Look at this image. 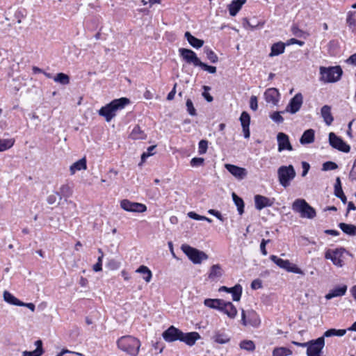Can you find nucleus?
<instances>
[{"label":"nucleus","instance_id":"f257e3e1","mask_svg":"<svg viewBox=\"0 0 356 356\" xmlns=\"http://www.w3.org/2000/svg\"><path fill=\"white\" fill-rule=\"evenodd\" d=\"M131 103V100L127 97H120L114 99L108 104L103 106L98 110L99 115L104 118L107 122H109L116 116V113L124 108Z\"/></svg>","mask_w":356,"mask_h":356},{"label":"nucleus","instance_id":"f03ea898","mask_svg":"<svg viewBox=\"0 0 356 356\" xmlns=\"http://www.w3.org/2000/svg\"><path fill=\"white\" fill-rule=\"evenodd\" d=\"M118 348L130 356H137L141 346L140 341L132 336L125 335L117 340Z\"/></svg>","mask_w":356,"mask_h":356},{"label":"nucleus","instance_id":"7ed1b4c3","mask_svg":"<svg viewBox=\"0 0 356 356\" xmlns=\"http://www.w3.org/2000/svg\"><path fill=\"white\" fill-rule=\"evenodd\" d=\"M319 73L321 81L324 83H336L341 79L343 70L340 65L321 66Z\"/></svg>","mask_w":356,"mask_h":356},{"label":"nucleus","instance_id":"20e7f679","mask_svg":"<svg viewBox=\"0 0 356 356\" xmlns=\"http://www.w3.org/2000/svg\"><path fill=\"white\" fill-rule=\"evenodd\" d=\"M296 172L293 165H281L277 169V177L280 184L284 188L290 186L291 181L296 177Z\"/></svg>","mask_w":356,"mask_h":356},{"label":"nucleus","instance_id":"39448f33","mask_svg":"<svg viewBox=\"0 0 356 356\" xmlns=\"http://www.w3.org/2000/svg\"><path fill=\"white\" fill-rule=\"evenodd\" d=\"M292 209L299 213L302 218L313 219L316 216L315 209L304 199H296L292 204Z\"/></svg>","mask_w":356,"mask_h":356},{"label":"nucleus","instance_id":"423d86ee","mask_svg":"<svg viewBox=\"0 0 356 356\" xmlns=\"http://www.w3.org/2000/svg\"><path fill=\"white\" fill-rule=\"evenodd\" d=\"M183 252L195 264H201L203 260L208 259V255L197 248L187 244H183L181 247Z\"/></svg>","mask_w":356,"mask_h":356},{"label":"nucleus","instance_id":"0eeeda50","mask_svg":"<svg viewBox=\"0 0 356 356\" xmlns=\"http://www.w3.org/2000/svg\"><path fill=\"white\" fill-rule=\"evenodd\" d=\"M241 323L244 326L258 327L261 324L259 314L253 309L241 310Z\"/></svg>","mask_w":356,"mask_h":356},{"label":"nucleus","instance_id":"6e6552de","mask_svg":"<svg viewBox=\"0 0 356 356\" xmlns=\"http://www.w3.org/2000/svg\"><path fill=\"white\" fill-rule=\"evenodd\" d=\"M345 252L346 249L342 247L334 250L327 249L325 252V258L331 260L336 266L342 267L344 263L341 258Z\"/></svg>","mask_w":356,"mask_h":356},{"label":"nucleus","instance_id":"1a4fd4ad","mask_svg":"<svg viewBox=\"0 0 356 356\" xmlns=\"http://www.w3.org/2000/svg\"><path fill=\"white\" fill-rule=\"evenodd\" d=\"M180 58L188 64H192L194 67H198L201 60L197 54L191 49L179 48L178 50Z\"/></svg>","mask_w":356,"mask_h":356},{"label":"nucleus","instance_id":"9d476101","mask_svg":"<svg viewBox=\"0 0 356 356\" xmlns=\"http://www.w3.org/2000/svg\"><path fill=\"white\" fill-rule=\"evenodd\" d=\"M329 143L332 147L340 152L348 153L350 151V146L334 132L329 134Z\"/></svg>","mask_w":356,"mask_h":356},{"label":"nucleus","instance_id":"9b49d317","mask_svg":"<svg viewBox=\"0 0 356 356\" xmlns=\"http://www.w3.org/2000/svg\"><path fill=\"white\" fill-rule=\"evenodd\" d=\"M121 208L128 212L143 213L147 211V206L143 203L131 202L127 199L120 201Z\"/></svg>","mask_w":356,"mask_h":356},{"label":"nucleus","instance_id":"f8f14e48","mask_svg":"<svg viewBox=\"0 0 356 356\" xmlns=\"http://www.w3.org/2000/svg\"><path fill=\"white\" fill-rule=\"evenodd\" d=\"M303 103V97L300 92L296 94L287 104L285 111L291 114H295L299 111Z\"/></svg>","mask_w":356,"mask_h":356},{"label":"nucleus","instance_id":"ddd939ff","mask_svg":"<svg viewBox=\"0 0 356 356\" xmlns=\"http://www.w3.org/2000/svg\"><path fill=\"white\" fill-rule=\"evenodd\" d=\"M182 331L174 325H170L162 333L163 339L167 342L180 341Z\"/></svg>","mask_w":356,"mask_h":356},{"label":"nucleus","instance_id":"4468645a","mask_svg":"<svg viewBox=\"0 0 356 356\" xmlns=\"http://www.w3.org/2000/svg\"><path fill=\"white\" fill-rule=\"evenodd\" d=\"M277 140L278 145L277 150L279 152H282L284 150L292 151L293 149L289 140V136L286 134L279 132L277 134Z\"/></svg>","mask_w":356,"mask_h":356},{"label":"nucleus","instance_id":"2eb2a0df","mask_svg":"<svg viewBox=\"0 0 356 356\" xmlns=\"http://www.w3.org/2000/svg\"><path fill=\"white\" fill-rule=\"evenodd\" d=\"M225 169L238 180H243L248 175V171L245 168H242L234 164H225Z\"/></svg>","mask_w":356,"mask_h":356},{"label":"nucleus","instance_id":"dca6fc26","mask_svg":"<svg viewBox=\"0 0 356 356\" xmlns=\"http://www.w3.org/2000/svg\"><path fill=\"white\" fill-rule=\"evenodd\" d=\"M254 207L258 211L268 207H271L274 203V198L270 199L262 195H255L254 197Z\"/></svg>","mask_w":356,"mask_h":356},{"label":"nucleus","instance_id":"f3484780","mask_svg":"<svg viewBox=\"0 0 356 356\" xmlns=\"http://www.w3.org/2000/svg\"><path fill=\"white\" fill-rule=\"evenodd\" d=\"M264 96L267 103L277 105L280 101V93L278 89L275 88H270L266 90Z\"/></svg>","mask_w":356,"mask_h":356},{"label":"nucleus","instance_id":"a211bd4d","mask_svg":"<svg viewBox=\"0 0 356 356\" xmlns=\"http://www.w3.org/2000/svg\"><path fill=\"white\" fill-rule=\"evenodd\" d=\"M239 120L242 127L243 136L248 139L250 137V115L247 111H243L240 115Z\"/></svg>","mask_w":356,"mask_h":356},{"label":"nucleus","instance_id":"6ab92c4d","mask_svg":"<svg viewBox=\"0 0 356 356\" xmlns=\"http://www.w3.org/2000/svg\"><path fill=\"white\" fill-rule=\"evenodd\" d=\"M348 286L346 284H340L335 286L325 294V298L327 300L334 298L341 297L346 293Z\"/></svg>","mask_w":356,"mask_h":356},{"label":"nucleus","instance_id":"aec40b11","mask_svg":"<svg viewBox=\"0 0 356 356\" xmlns=\"http://www.w3.org/2000/svg\"><path fill=\"white\" fill-rule=\"evenodd\" d=\"M200 339V335L197 332H190L186 333L182 332L179 341L184 342L189 346H193V345H195V342Z\"/></svg>","mask_w":356,"mask_h":356},{"label":"nucleus","instance_id":"412c9836","mask_svg":"<svg viewBox=\"0 0 356 356\" xmlns=\"http://www.w3.org/2000/svg\"><path fill=\"white\" fill-rule=\"evenodd\" d=\"M225 301L218 298H206L204 300V305L211 309H216L219 312L224 310Z\"/></svg>","mask_w":356,"mask_h":356},{"label":"nucleus","instance_id":"4be33fe9","mask_svg":"<svg viewBox=\"0 0 356 356\" xmlns=\"http://www.w3.org/2000/svg\"><path fill=\"white\" fill-rule=\"evenodd\" d=\"M286 47V42L282 41L273 43L270 47V52L268 55L269 57L277 56L282 54L285 51Z\"/></svg>","mask_w":356,"mask_h":356},{"label":"nucleus","instance_id":"5701e85b","mask_svg":"<svg viewBox=\"0 0 356 356\" xmlns=\"http://www.w3.org/2000/svg\"><path fill=\"white\" fill-rule=\"evenodd\" d=\"M184 38L187 40L188 42L195 49H200L204 45V40L199 39L193 35L191 32L186 31L184 33Z\"/></svg>","mask_w":356,"mask_h":356},{"label":"nucleus","instance_id":"b1692460","mask_svg":"<svg viewBox=\"0 0 356 356\" xmlns=\"http://www.w3.org/2000/svg\"><path fill=\"white\" fill-rule=\"evenodd\" d=\"M246 1L247 0H232L228 6L229 15L232 17L236 16L241 9L243 5L245 3Z\"/></svg>","mask_w":356,"mask_h":356},{"label":"nucleus","instance_id":"393cba45","mask_svg":"<svg viewBox=\"0 0 356 356\" xmlns=\"http://www.w3.org/2000/svg\"><path fill=\"white\" fill-rule=\"evenodd\" d=\"M315 139V131L312 129L305 130L300 138V143L302 145L311 144Z\"/></svg>","mask_w":356,"mask_h":356},{"label":"nucleus","instance_id":"a878e982","mask_svg":"<svg viewBox=\"0 0 356 356\" xmlns=\"http://www.w3.org/2000/svg\"><path fill=\"white\" fill-rule=\"evenodd\" d=\"M86 169H87V160L85 156L80 159L77 161L74 162L70 167V174L72 175H74L76 173V172H77V171H80L81 170H86Z\"/></svg>","mask_w":356,"mask_h":356},{"label":"nucleus","instance_id":"bb28decb","mask_svg":"<svg viewBox=\"0 0 356 356\" xmlns=\"http://www.w3.org/2000/svg\"><path fill=\"white\" fill-rule=\"evenodd\" d=\"M338 227L341 230L348 236H356V225L353 224H348L346 222H340Z\"/></svg>","mask_w":356,"mask_h":356},{"label":"nucleus","instance_id":"cd10ccee","mask_svg":"<svg viewBox=\"0 0 356 356\" xmlns=\"http://www.w3.org/2000/svg\"><path fill=\"white\" fill-rule=\"evenodd\" d=\"M129 138L132 140H145L147 134L141 129L139 125H136L129 134Z\"/></svg>","mask_w":356,"mask_h":356},{"label":"nucleus","instance_id":"c85d7f7f","mask_svg":"<svg viewBox=\"0 0 356 356\" xmlns=\"http://www.w3.org/2000/svg\"><path fill=\"white\" fill-rule=\"evenodd\" d=\"M321 113L325 124L330 125L334 120V118L331 113V107L328 105H324L321 109Z\"/></svg>","mask_w":356,"mask_h":356},{"label":"nucleus","instance_id":"c756f323","mask_svg":"<svg viewBox=\"0 0 356 356\" xmlns=\"http://www.w3.org/2000/svg\"><path fill=\"white\" fill-rule=\"evenodd\" d=\"M211 339L219 344H225L230 341V337L225 333L220 331H216Z\"/></svg>","mask_w":356,"mask_h":356},{"label":"nucleus","instance_id":"7c9ffc66","mask_svg":"<svg viewBox=\"0 0 356 356\" xmlns=\"http://www.w3.org/2000/svg\"><path fill=\"white\" fill-rule=\"evenodd\" d=\"M223 308L225 309L221 311V312L226 314L229 318H234L236 316L237 309L232 302L225 301Z\"/></svg>","mask_w":356,"mask_h":356},{"label":"nucleus","instance_id":"2f4dec72","mask_svg":"<svg viewBox=\"0 0 356 356\" xmlns=\"http://www.w3.org/2000/svg\"><path fill=\"white\" fill-rule=\"evenodd\" d=\"M243 292L242 286L239 284H235L229 288V293L232 294V300L235 302L239 301Z\"/></svg>","mask_w":356,"mask_h":356},{"label":"nucleus","instance_id":"473e14b6","mask_svg":"<svg viewBox=\"0 0 356 356\" xmlns=\"http://www.w3.org/2000/svg\"><path fill=\"white\" fill-rule=\"evenodd\" d=\"M3 300L7 303L15 305V306H19L20 305H22V301L17 298L15 296H13L11 293H10L8 291H5L3 292Z\"/></svg>","mask_w":356,"mask_h":356},{"label":"nucleus","instance_id":"72a5a7b5","mask_svg":"<svg viewBox=\"0 0 356 356\" xmlns=\"http://www.w3.org/2000/svg\"><path fill=\"white\" fill-rule=\"evenodd\" d=\"M233 202L237 208V211L239 215H243L245 209V202L243 200L237 195L235 193H232V195Z\"/></svg>","mask_w":356,"mask_h":356},{"label":"nucleus","instance_id":"f704fd0d","mask_svg":"<svg viewBox=\"0 0 356 356\" xmlns=\"http://www.w3.org/2000/svg\"><path fill=\"white\" fill-rule=\"evenodd\" d=\"M270 259L280 268L284 269L285 270H286L288 266L290 265L289 260L281 259L276 255H270Z\"/></svg>","mask_w":356,"mask_h":356},{"label":"nucleus","instance_id":"c9c22d12","mask_svg":"<svg viewBox=\"0 0 356 356\" xmlns=\"http://www.w3.org/2000/svg\"><path fill=\"white\" fill-rule=\"evenodd\" d=\"M136 273H140L143 275V279L146 282H149L152 278V273L150 269L144 265L140 266L137 270Z\"/></svg>","mask_w":356,"mask_h":356},{"label":"nucleus","instance_id":"e433bc0d","mask_svg":"<svg viewBox=\"0 0 356 356\" xmlns=\"http://www.w3.org/2000/svg\"><path fill=\"white\" fill-rule=\"evenodd\" d=\"M222 275V268L220 265L214 264L210 268V272L209 274V278L210 280H214L216 278H219Z\"/></svg>","mask_w":356,"mask_h":356},{"label":"nucleus","instance_id":"4c0bfd02","mask_svg":"<svg viewBox=\"0 0 356 356\" xmlns=\"http://www.w3.org/2000/svg\"><path fill=\"white\" fill-rule=\"evenodd\" d=\"M54 81L61 85L65 86L70 83V77L67 74H65L63 72H59L54 76Z\"/></svg>","mask_w":356,"mask_h":356},{"label":"nucleus","instance_id":"58836bf2","mask_svg":"<svg viewBox=\"0 0 356 356\" xmlns=\"http://www.w3.org/2000/svg\"><path fill=\"white\" fill-rule=\"evenodd\" d=\"M355 15L356 12L349 11L347 14L346 18V24L353 32L356 31V18L355 17Z\"/></svg>","mask_w":356,"mask_h":356},{"label":"nucleus","instance_id":"ea45409f","mask_svg":"<svg viewBox=\"0 0 356 356\" xmlns=\"http://www.w3.org/2000/svg\"><path fill=\"white\" fill-rule=\"evenodd\" d=\"M292 351L286 347H277L273 350V356H289Z\"/></svg>","mask_w":356,"mask_h":356},{"label":"nucleus","instance_id":"a19ab883","mask_svg":"<svg viewBox=\"0 0 356 356\" xmlns=\"http://www.w3.org/2000/svg\"><path fill=\"white\" fill-rule=\"evenodd\" d=\"M60 199H62V197L67 198L72 196L73 191L72 188L68 184L63 185L60 188Z\"/></svg>","mask_w":356,"mask_h":356},{"label":"nucleus","instance_id":"79ce46f5","mask_svg":"<svg viewBox=\"0 0 356 356\" xmlns=\"http://www.w3.org/2000/svg\"><path fill=\"white\" fill-rule=\"evenodd\" d=\"M15 144V139H0V152L11 148Z\"/></svg>","mask_w":356,"mask_h":356},{"label":"nucleus","instance_id":"37998d69","mask_svg":"<svg viewBox=\"0 0 356 356\" xmlns=\"http://www.w3.org/2000/svg\"><path fill=\"white\" fill-rule=\"evenodd\" d=\"M204 52L205 53L207 58L212 63H216L218 61V57L217 54L209 47H205L204 48Z\"/></svg>","mask_w":356,"mask_h":356},{"label":"nucleus","instance_id":"c03bdc74","mask_svg":"<svg viewBox=\"0 0 356 356\" xmlns=\"http://www.w3.org/2000/svg\"><path fill=\"white\" fill-rule=\"evenodd\" d=\"M98 253L99 256L98 257L97 261L92 266V270L95 272H99L102 270V261L104 257V252L101 248L98 249Z\"/></svg>","mask_w":356,"mask_h":356},{"label":"nucleus","instance_id":"a18cd8bd","mask_svg":"<svg viewBox=\"0 0 356 356\" xmlns=\"http://www.w3.org/2000/svg\"><path fill=\"white\" fill-rule=\"evenodd\" d=\"M240 348L248 351H252L255 349V345L252 341L243 340L240 343Z\"/></svg>","mask_w":356,"mask_h":356},{"label":"nucleus","instance_id":"49530a36","mask_svg":"<svg viewBox=\"0 0 356 356\" xmlns=\"http://www.w3.org/2000/svg\"><path fill=\"white\" fill-rule=\"evenodd\" d=\"M286 111H274L270 114V118L277 124L282 123L284 122V118L282 116V113Z\"/></svg>","mask_w":356,"mask_h":356},{"label":"nucleus","instance_id":"de8ad7c7","mask_svg":"<svg viewBox=\"0 0 356 356\" xmlns=\"http://www.w3.org/2000/svg\"><path fill=\"white\" fill-rule=\"evenodd\" d=\"M202 70L206 71L210 74H215L216 72L217 68L216 66L209 65L201 60L199 66Z\"/></svg>","mask_w":356,"mask_h":356},{"label":"nucleus","instance_id":"09e8293b","mask_svg":"<svg viewBox=\"0 0 356 356\" xmlns=\"http://www.w3.org/2000/svg\"><path fill=\"white\" fill-rule=\"evenodd\" d=\"M337 168L338 165L335 162L331 161L324 162L322 165L323 171L333 170Z\"/></svg>","mask_w":356,"mask_h":356},{"label":"nucleus","instance_id":"8fccbe9b","mask_svg":"<svg viewBox=\"0 0 356 356\" xmlns=\"http://www.w3.org/2000/svg\"><path fill=\"white\" fill-rule=\"evenodd\" d=\"M186 109L189 115L195 116L197 115L196 109L194 107L193 103L191 99H187L186 102Z\"/></svg>","mask_w":356,"mask_h":356},{"label":"nucleus","instance_id":"3c124183","mask_svg":"<svg viewBox=\"0 0 356 356\" xmlns=\"http://www.w3.org/2000/svg\"><path fill=\"white\" fill-rule=\"evenodd\" d=\"M208 149V140L202 139L198 143L199 154H204Z\"/></svg>","mask_w":356,"mask_h":356},{"label":"nucleus","instance_id":"603ef678","mask_svg":"<svg viewBox=\"0 0 356 356\" xmlns=\"http://www.w3.org/2000/svg\"><path fill=\"white\" fill-rule=\"evenodd\" d=\"M287 272L293 273L299 275H304L303 270L300 268L296 264L291 263L286 269Z\"/></svg>","mask_w":356,"mask_h":356},{"label":"nucleus","instance_id":"864d4df0","mask_svg":"<svg viewBox=\"0 0 356 356\" xmlns=\"http://www.w3.org/2000/svg\"><path fill=\"white\" fill-rule=\"evenodd\" d=\"M190 164L193 168L202 166L204 164V159L202 157H194L191 160Z\"/></svg>","mask_w":356,"mask_h":356},{"label":"nucleus","instance_id":"5fc2aeb1","mask_svg":"<svg viewBox=\"0 0 356 356\" xmlns=\"http://www.w3.org/2000/svg\"><path fill=\"white\" fill-rule=\"evenodd\" d=\"M203 90H204V91L202 92V95L204 97V99L208 102H213V97L209 92V90H211V88L207 86H204Z\"/></svg>","mask_w":356,"mask_h":356},{"label":"nucleus","instance_id":"6e6d98bb","mask_svg":"<svg viewBox=\"0 0 356 356\" xmlns=\"http://www.w3.org/2000/svg\"><path fill=\"white\" fill-rule=\"evenodd\" d=\"M207 213L211 216H215L216 218H218L221 222H224L226 220V218H225L222 213L216 209H210L208 210Z\"/></svg>","mask_w":356,"mask_h":356},{"label":"nucleus","instance_id":"4d7b16f0","mask_svg":"<svg viewBox=\"0 0 356 356\" xmlns=\"http://www.w3.org/2000/svg\"><path fill=\"white\" fill-rule=\"evenodd\" d=\"M291 30L293 35H294L296 37L301 38L303 35L304 31L300 29L296 24H293Z\"/></svg>","mask_w":356,"mask_h":356},{"label":"nucleus","instance_id":"13d9d810","mask_svg":"<svg viewBox=\"0 0 356 356\" xmlns=\"http://www.w3.org/2000/svg\"><path fill=\"white\" fill-rule=\"evenodd\" d=\"M250 108L255 111L258 109V99L254 95L251 96L250 99Z\"/></svg>","mask_w":356,"mask_h":356},{"label":"nucleus","instance_id":"bf43d9fd","mask_svg":"<svg viewBox=\"0 0 356 356\" xmlns=\"http://www.w3.org/2000/svg\"><path fill=\"white\" fill-rule=\"evenodd\" d=\"M334 194L337 197H338L341 200V201L343 202V204L347 203V197H346V195L344 194L343 189L337 191H334Z\"/></svg>","mask_w":356,"mask_h":356},{"label":"nucleus","instance_id":"052dcab7","mask_svg":"<svg viewBox=\"0 0 356 356\" xmlns=\"http://www.w3.org/2000/svg\"><path fill=\"white\" fill-rule=\"evenodd\" d=\"M270 242V239H262L260 243V250L263 255L266 256L268 254L266 246Z\"/></svg>","mask_w":356,"mask_h":356},{"label":"nucleus","instance_id":"680f3d73","mask_svg":"<svg viewBox=\"0 0 356 356\" xmlns=\"http://www.w3.org/2000/svg\"><path fill=\"white\" fill-rule=\"evenodd\" d=\"M286 46H289L291 44H298L300 47H302L305 44V42L298 40L296 38H291L286 42Z\"/></svg>","mask_w":356,"mask_h":356},{"label":"nucleus","instance_id":"e2e57ef3","mask_svg":"<svg viewBox=\"0 0 356 356\" xmlns=\"http://www.w3.org/2000/svg\"><path fill=\"white\" fill-rule=\"evenodd\" d=\"M250 286H251V289L253 290H257V289H261V288H262V282L259 279L254 280L251 282Z\"/></svg>","mask_w":356,"mask_h":356},{"label":"nucleus","instance_id":"0e129e2a","mask_svg":"<svg viewBox=\"0 0 356 356\" xmlns=\"http://www.w3.org/2000/svg\"><path fill=\"white\" fill-rule=\"evenodd\" d=\"M301 165H302V168L301 175H302V177H305L307 175V173L310 169V165L307 161H302Z\"/></svg>","mask_w":356,"mask_h":356},{"label":"nucleus","instance_id":"69168bd1","mask_svg":"<svg viewBox=\"0 0 356 356\" xmlns=\"http://www.w3.org/2000/svg\"><path fill=\"white\" fill-rule=\"evenodd\" d=\"M34 345L36 346L35 350H39V353L42 355L44 353V349L43 348V343L41 339H38L34 342Z\"/></svg>","mask_w":356,"mask_h":356},{"label":"nucleus","instance_id":"338daca9","mask_svg":"<svg viewBox=\"0 0 356 356\" xmlns=\"http://www.w3.org/2000/svg\"><path fill=\"white\" fill-rule=\"evenodd\" d=\"M42 355L39 353V350L28 351L25 350L22 353V356H42Z\"/></svg>","mask_w":356,"mask_h":356},{"label":"nucleus","instance_id":"774afa93","mask_svg":"<svg viewBox=\"0 0 356 356\" xmlns=\"http://www.w3.org/2000/svg\"><path fill=\"white\" fill-rule=\"evenodd\" d=\"M350 178L352 180H356V159L354 161L353 168L350 172Z\"/></svg>","mask_w":356,"mask_h":356}]
</instances>
